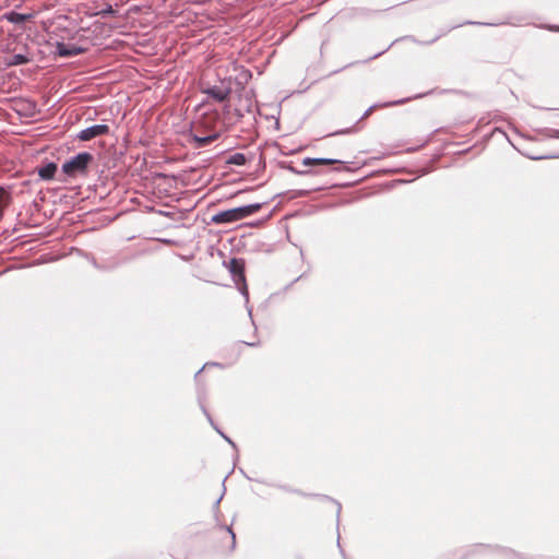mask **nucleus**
Returning a JSON list of instances; mask_svg holds the SVG:
<instances>
[{
  "label": "nucleus",
  "instance_id": "nucleus-9",
  "mask_svg": "<svg viewBox=\"0 0 559 559\" xmlns=\"http://www.w3.org/2000/svg\"><path fill=\"white\" fill-rule=\"evenodd\" d=\"M36 171L44 181H50L56 178L58 173V165L56 162L45 159L39 166L36 167Z\"/></svg>",
  "mask_w": 559,
  "mask_h": 559
},
{
  "label": "nucleus",
  "instance_id": "nucleus-19",
  "mask_svg": "<svg viewBox=\"0 0 559 559\" xmlns=\"http://www.w3.org/2000/svg\"><path fill=\"white\" fill-rule=\"evenodd\" d=\"M218 527L221 530H224L226 531L229 536H230V545H229V550L230 551H234L235 548H236V534L235 532L233 531L231 526H228V525H225V524H218Z\"/></svg>",
  "mask_w": 559,
  "mask_h": 559
},
{
  "label": "nucleus",
  "instance_id": "nucleus-12",
  "mask_svg": "<svg viewBox=\"0 0 559 559\" xmlns=\"http://www.w3.org/2000/svg\"><path fill=\"white\" fill-rule=\"evenodd\" d=\"M240 472L243 474V476L254 483L255 485L251 488L252 492H254L257 496H264L266 493V487H270V488H274L276 489L277 488V485L275 481H271V483H266L265 480L261 479V478H253V477H250L247 475V473L243 472V469H240Z\"/></svg>",
  "mask_w": 559,
  "mask_h": 559
},
{
  "label": "nucleus",
  "instance_id": "nucleus-15",
  "mask_svg": "<svg viewBox=\"0 0 559 559\" xmlns=\"http://www.w3.org/2000/svg\"><path fill=\"white\" fill-rule=\"evenodd\" d=\"M31 61L27 55L24 53H14L10 57L8 61V66H23L27 64Z\"/></svg>",
  "mask_w": 559,
  "mask_h": 559
},
{
  "label": "nucleus",
  "instance_id": "nucleus-26",
  "mask_svg": "<svg viewBox=\"0 0 559 559\" xmlns=\"http://www.w3.org/2000/svg\"><path fill=\"white\" fill-rule=\"evenodd\" d=\"M91 263L93 264V266L95 269L103 270V271L107 270L105 266H102L100 264H98L97 261H95V260L91 261Z\"/></svg>",
  "mask_w": 559,
  "mask_h": 559
},
{
  "label": "nucleus",
  "instance_id": "nucleus-3",
  "mask_svg": "<svg viewBox=\"0 0 559 559\" xmlns=\"http://www.w3.org/2000/svg\"><path fill=\"white\" fill-rule=\"evenodd\" d=\"M238 97V102L235 105L233 112H228V119L231 122H237L242 119L247 114L252 115L254 117V107L258 106V102L254 99V91L248 90L245 92L235 93ZM227 110H229V105L225 106Z\"/></svg>",
  "mask_w": 559,
  "mask_h": 559
},
{
  "label": "nucleus",
  "instance_id": "nucleus-11",
  "mask_svg": "<svg viewBox=\"0 0 559 559\" xmlns=\"http://www.w3.org/2000/svg\"><path fill=\"white\" fill-rule=\"evenodd\" d=\"M203 400H204V393L199 391L198 393V401H199V405H200V408L202 411V413L204 414V416L206 417L207 421L210 423V425L217 431V433L219 436H222V438L228 443L230 444L233 448H236V443L228 437L226 436L217 426L216 424L214 423L210 412L207 411V408L205 407L204 403H203Z\"/></svg>",
  "mask_w": 559,
  "mask_h": 559
},
{
  "label": "nucleus",
  "instance_id": "nucleus-22",
  "mask_svg": "<svg viewBox=\"0 0 559 559\" xmlns=\"http://www.w3.org/2000/svg\"><path fill=\"white\" fill-rule=\"evenodd\" d=\"M152 211H154V212H155V213H157L158 215H162V216H165V217H169V218H173V217H174V213L168 212V211H164V210H154V209H152Z\"/></svg>",
  "mask_w": 559,
  "mask_h": 559
},
{
  "label": "nucleus",
  "instance_id": "nucleus-7",
  "mask_svg": "<svg viewBox=\"0 0 559 559\" xmlns=\"http://www.w3.org/2000/svg\"><path fill=\"white\" fill-rule=\"evenodd\" d=\"M109 130H110L109 126L106 124V123L93 124V126H90V127L81 130L76 134V139L82 141V142H86V141H90L92 139H95V138L108 134Z\"/></svg>",
  "mask_w": 559,
  "mask_h": 559
},
{
  "label": "nucleus",
  "instance_id": "nucleus-21",
  "mask_svg": "<svg viewBox=\"0 0 559 559\" xmlns=\"http://www.w3.org/2000/svg\"><path fill=\"white\" fill-rule=\"evenodd\" d=\"M209 366H212V367H218V368H224V367H225V366H224L223 364H221V362H205V364L203 365V367L197 371V373H195V376H194V377H195V378H198V376L202 372V370H203L204 368L209 367Z\"/></svg>",
  "mask_w": 559,
  "mask_h": 559
},
{
  "label": "nucleus",
  "instance_id": "nucleus-24",
  "mask_svg": "<svg viewBox=\"0 0 559 559\" xmlns=\"http://www.w3.org/2000/svg\"><path fill=\"white\" fill-rule=\"evenodd\" d=\"M260 342H239L237 346L246 345L250 347H257L259 346Z\"/></svg>",
  "mask_w": 559,
  "mask_h": 559
},
{
  "label": "nucleus",
  "instance_id": "nucleus-16",
  "mask_svg": "<svg viewBox=\"0 0 559 559\" xmlns=\"http://www.w3.org/2000/svg\"><path fill=\"white\" fill-rule=\"evenodd\" d=\"M217 134H210V135H205V136H198L195 135L193 138L194 142H195V146L201 148V147H204L206 145H209L210 143H212L214 140L217 139Z\"/></svg>",
  "mask_w": 559,
  "mask_h": 559
},
{
  "label": "nucleus",
  "instance_id": "nucleus-2",
  "mask_svg": "<svg viewBox=\"0 0 559 559\" xmlns=\"http://www.w3.org/2000/svg\"><path fill=\"white\" fill-rule=\"evenodd\" d=\"M263 203L255 202L251 204L240 205L237 207L219 211L211 217V223L216 225H226L236 223L242 218L255 214L261 210Z\"/></svg>",
  "mask_w": 559,
  "mask_h": 559
},
{
  "label": "nucleus",
  "instance_id": "nucleus-5",
  "mask_svg": "<svg viewBox=\"0 0 559 559\" xmlns=\"http://www.w3.org/2000/svg\"><path fill=\"white\" fill-rule=\"evenodd\" d=\"M202 93L206 94L215 102L224 103L234 93L231 90L230 79H222L217 84L202 87Z\"/></svg>",
  "mask_w": 559,
  "mask_h": 559
},
{
  "label": "nucleus",
  "instance_id": "nucleus-18",
  "mask_svg": "<svg viewBox=\"0 0 559 559\" xmlns=\"http://www.w3.org/2000/svg\"><path fill=\"white\" fill-rule=\"evenodd\" d=\"M28 17H29V15H26V14H23V13H19V12H15V11H11V12L7 13V20L9 22H12V23H15V24L24 23Z\"/></svg>",
  "mask_w": 559,
  "mask_h": 559
},
{
  "label": "nucleus",
  "instance_id": "nucleus-14",
  "mask_svg": "<svg viewBox=\"0 0 559 559\" xmlns=\"http://www.w3.org/2000/svg\"><path fill=\"white\" fill-rule=\"evenodd\" d=\"M252 158V156H248L243 153H234V154H230L227 158H226V164L228 165H236V166H245L248 162H250Z\"/></svg>",
  "mask_w": 559,
  "mask_h": 559
},
{
  "label": "nucleus",
  "instance_id": "nucleus-20",
  "mask_svg": "<svg viewBox=\"0 0 559 559\" xmlns=\"http://www.w3.org/2000/svg\"><path fill=\"white\" fill-rule=\"evenodd\" d=\"M116 14H117V11L112 8L111 4H106L103 9H100L97 12V15H99L103 19L108 17V16H115Z\"/></svg>",
  "mask_w": 559,
  "mask_h": 559
},
{
  "label": "nucleus",
  "instance_id": "nucleus-10",
  "mask_svg": "<svg viewBox=\"0 0 559 559\" xmlns=\"http://www.w3.org/2000/svg\"><path fill=\"white\" fill-rule=\"evenodd\" d=\"M257 111L261 117L265 119H272L271 114L275 112L280 115V100H277V95H275L273 100H263L258 104Z\"/></svg>",
  "mask_w": 559,
  "mask_h": 559
},
{
  "label": "nucleus",
  "instance_id": "nucleus-28",
  "mask_svg": "<svg viewBox=\"0 0 559 559\" xmlns=\"http://www.w3.org/2000/svg\"><path fill=\"white\" fill-rule=\"evenodd\" d=\"M260 521H261V522H266V519H265L264 516H261V518H260Z\"/></svg>",
  "mask_w": 559,
  "mask_h": 559
},
{
  "label": "nucleus",
  "instance_id": "nucleus-27",
  "mask_svg": "<svg viewBox=\"0 0 559 559\" xmlns=\"http://www.w3.org/2000/svg\"><path fill=\"white\" fill-rule=\"evenodd\" d=\"M277 209H280V201L274 205L273 211H276Z\"/></svg>",
  "mask_w": 559,
  "mask_h": 559
},
{
  "label": "nucleus",
  "instance_id": "nucleus-25",
  "mask_svg": "<svg viewBox=\"0 0 559 559\" xmlns=\"http://www.w3.org/2000/svg\"><path fill=\"white\" fill-rule=\"evenodd\" d=\"M224 493H225V489L223 490L222 495L217 498V500L213 504V509L215 510V512L218 511V506L223 499Z\"/></svg>",
  "mask_w": 559,
  "mask_h": 559
},
{
  "label": "nucleus",
  "instance_id": "nucleus-8",
  "mask_svg": "<svg viewBox=\"0 0 559 559\" xmlns=\"http://www.w3.org/2000/svg\"><path fill=\"white\" fill-rule=\"evenodd\" d=\"M87 51L86 47L74 45V44H66L63 41H56V53L61 58H72Z\"/></svg>",
  "mask_w": 559,
  "mask_h": 559
},
{
  "label": "nucleus",
  "instance_id": "nucleus-17",
  "mask_svg": "<svg viewBox=\"0 0 559 559\" xmlns=\"http://www.w3.org/2000/svg\"><path fill=\"white\" fill-rule=\"evenodd\" d=\"M340 160L335 158H306L304 160L305 165H333L338 163Z\"/></svg>",
  "mask_w": 559,
  "mask_h": 559
},
{
  "label": "nucleus",
  "instance_id": "nucleus-23",
  "mask_svg": "<svg viewBox=\"0 0 559 559\" xmlns=\"http://www.w3.org/2000/svg\"><path fill=\"white\" fill-rule=\"evenodd\" d=\"M270 116H271V118H272V119H274V128H275L276 130H278V129H280V127H281V123H280V115H277V114H275V112H272Z\"/></svg>",
  "mask_w": 559,
  "mask_h": 559
},
{
  "label": "nucleus",
  "instance_id": "nucleus-1",
  "mask_svg": "<svg viewBox=\"0 0 559 559\" xmlns=\"http://www.w3.org/2000/svg\"><path fill=\"white\" fill-rule=\"evenodd\" d=\"M93 162L94 155L92 153L87 151L76 153L62 164L61 173L64 178H58V180L63 182L66 178L86 176Z\"/></svg>",
  "mask_w": 559,
  "mask_h": 559
},
{
  "label": "nucleus",
  "instance_id": "nucleus-6",
  "mask_svg": "<svg viewBox=\"0 0 559 559\" xmlns=\"http://www.w3.org/2000/svg\"><path fill=\"white\" fill-rule=\"evenodd\" d=\"M235 76H228L231 83V90L234 93L245 92L251 90L248 87L249 81L252 79V73L249 69L243 67L235 69Z\"/></svg>",
  "mask_w": 559,
  "mask_h": 559
},
{
  "label": "nucleus",
  "instance_id": "nucleus-13",
  "mask_svg": "<svg viewBox=\"0 0 559 559\" xmlns=\"http://www.w3.org/2000/svg\"><path fill=\"white\" fill-rule=\"evenodd\" d=\"M16 104L21 106V110L23 111V115L26 117H33L36 112V102L31 98H20L16 100ZM16 111L22 115V112L16 109Z\"/></svg>",
  "mask_w": 559,
  "mask_h": 559
},
{
  "label": "nucleus",
  "instance_id": "nucleus-4",
  "mask_svg": "<svg viewBox=\"0 0 559 559\" xmlns=\"http://www.w3.org/2000/svg\"><path fill=\"white\" fill-rule=\"evenodd\" d=\"M223 264L229 271L239 293L245 297L246 301H248L249 294L245 275V260L233 257L224 261Z\"/></svg>",
  "mask_w": 559,
  "mask_h": 559
}]
</instances>
